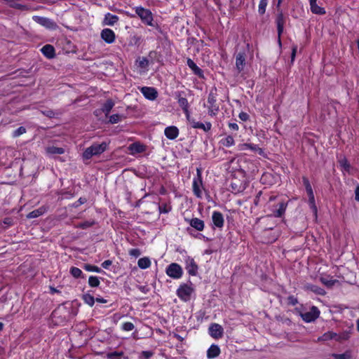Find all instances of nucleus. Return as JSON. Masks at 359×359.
<instances>
[{
  "label": "nucleus",
  "mask_w": 359,
  "mask_h": 359,
  "mask_svg": "<svg viewBox=\"0 0 359 359\" xmlns=\"http://www.w3.org/2000/svg\"><path fill=\"white\" fill-rule=\"evenodd\" d=\"M123 355V351H114L107 354L108 359H121Z\"/></svg>",
  "instance_id": "nucleus-39"
},
{
  "label": "nucleus",
  "mask_w": 359,
  "mask_h": 359,
  "mask_svg": "<svg viewBox=\"0 0 359 359\" xmlns=\"http://www.w3.org/2000/svg\"><path fill=\"white\" fill-rule=\"evenodd\" d=\"M287 203L285 202H280L278 204V209L273 211V216L276 217H281L285 212L286 208H287Z\"/></svg>",
  "instance_id": "nucleus-28"
},
{
  "label": "nucleus",
  "mask_w": 359,
  "mask_h": 359,
  "mask_svg": "<svg viewBox=\"0 0 359 359\" xmlns=\"http://www.w3.org/2000/svg\"><path fill=\"white\" fill-rule=\"evenodd\" d=\"M83 302L89 305L90 306H93L95 304V299L94 297L90 294H84L82 297Z\"/></svg>",
  "instance_id": "nucleus-35"
},
{
  "label": "nucleus",
  "mask_w": 359,
  "mask_h": 359,
  "mask_svg": "<svg viewBox=\"0 0 359 359\" xmlns=\"http://www.w3.org/2000/svg\"><path fill=\"white\" fill-rule=\"evenodd\" d=\"M135 328V325L133 323H130V322H126V323H124L123 325H122V329L124 330V331H131L133 330V329Z\"/></svg>",
  "instance_id": "nucleus-48"
},
{
  "label": "nucleus",
  "mask_w": 359,
  "mask_h": 359,
  "mask_svg": "<svg viewBox=\"0 0 359 359\" xmlns=\"http://www.w3.org/2000/svg\"><path fill=\"white\" fill-rule=\"evenodd\" d=\"M95 223V222L93 220V221H86V222L79 223L77 226L79 228L86 229H88V228L92 226L93 225H94Z\"/></svg>",
  "instance_id": "nucleus-46"
},
{
  "label": "nucleus",
  "mask_w": 359,
  "mask_h": 359,
  "mask_svg": "<svg viewBox=\"0 0 359 359\" xmlns=\"http://www.w3.org/2000/svg\"><path fill=\"white\" fill-rule=\"evenodd\" d=\"M246 54L245 51H240L236 56V67L238 72H241L245 66Z\"/></svg>",
  "instance_id": "nucleus-12"
},
{
  "label": "nucleus",
  "mask_w": 359,
  "mask_h": 359,
  "mask_svg": "<svg viewBox=\"0 0 359 359\" xmlns=\"http://www.w3.org/2000/svg\"><path fill=\"white\" fill-rule=\"evenodd\" d=\"M42 53L48 58L50 59L55 56V48L53 46L47 44L41 48Z\"/></svg>",
  "instance_id": "nucleus-24"
},
{
  "label": "nucleus",
  "mask_w": 359,
  "mask_h": 359,
  "mask_svg": "<svg viewBox=\"0 0 359 359\" xmlns=\"http://www.w3.org/2000/svg\"><path fill=\"white\" fill-rule=\"evenodd\" d=\"M119 20V18L116 15H113L110 13H107L105 14L104 20H103V25H108V26H113L114 24H116Z\"/></svg>",
  "instance_id": "nucleus-22"
},
{
  "label": "nucleus",
  "mask_w": 359,
  "mask_h": 359,
  "mask_svg": "<svg viewBox=\"0 0 359 359\" xmlns=\"http://www.w3.org/2000/svg\"><path fill=\"white\" fill-rule=\"evenodd\" d=\"M11 7L12 8H18V9H20V10H23L26 8L25 6L24 5H22V4H18L16 3L15 1H13L11 5H10Z\"/></svg>",
  "instance_id": "nucleus-55"
},
{
  "label": "nucleus",
  "mask_w": 359,
  "mask_h": 359,
  "mask_svg": "<svg viewBox=\"0 0 359 359\" xmlns=\"http://www.w3.org/2000/svg\"><path fill=\"white\" fill-rule=\"evenodd\" d=\"M197 176L193 180V192L197 198L202 197L203 181L201 170L200 168L196 169Z\"/></svg>",
  "instance_id": "nucleus-5"
},
{
  "label": "nucleus",
  "mask_w": 359,
  "mask_h": 359,
  "mask_svg": "<svg viewBox=\"0 0 359 359\" xmlns=\"http://www.w3.org/2000/svg\"><path fill=\"white\" fill-rule=\"evenodd\" d=\"M220 143L224 147H229L235 144V141L232 136L228 135L227 137L222 139Z\"/></svg>",
  "instance_id": "nucleus-34"
},
{
  "label": "nucleus",
  "mask_w": 359,
  "mask_h": 359,
  "mask_svg": "<svg viewBox=\"0 0 359 359\" xmlns=\"http://www.w3.org/2000/svg\"><path fill=\"white\" fill-rule=\"evenodd\" d=\"M341 165L346 169V170H348L349 169V167H350V165L348 163V162L346 161H341Z\"/></svg>",
  "instance_id": "nucleus-64"
},
{
  "label": "nucleus",
  "mask_w": 359,
  "mask_h": 359,
  "mask_svg": "<svg viewBox=\"0 0 359 359\" xmlns=\"http://www.w3.org/2000/svg\"><path fill=\"white\" fill-rule=\"evenodd\" d=\"M112 264V262L109 259L105 260L102 263V266L104 269H108L109 266H111Z\"/></svg>",
  "instance_id": "nucleus-59"
},
{
  "label": "nucleus",
  "mask_w": 359,
  "mask_h": 359,
  "mask_svg": "<svg viewBox=\"0 0 359 359\" xmlns=\"http://www.w3.org/2000/svg\"><path fill=\"white\" fill-rule=\"evenodd\" d=\"M135 13L141 19L142 22L147 25L153 26V15L150 10L141 6L135 8Z\"/></svg>",
  "instance_id": "nucleus-3"
},
{
  "label": "nucleus",
  "mask_w": 359,
  "mask_h": 359,
  "mask_svg": "<svg viewBox=\"0 0 359 359\" xmlns=\"http://www.w3.org/2000/svg\"><path fill=\"white\" fill-rule=\"evenodd\" d=\"M297 51V45L292 46V54H291V62H294V60L295 59Z\"/></svg>",
  "instance_id": "nucleus-56"
},
{
  "label": "nucleus",
  "mask_w": 359,
  "mask_h": 359,
  "mask_svg": "<svg viewBox=\"0 0 359 359\" xmlns=\"http://www.w3.org/2000/svg\"><path fill=\"white\" fill-rule=\"evenodd\" d=\"M229 127L230 129H231L233 130H238V126L236 123H229Z\"/></svg>",
  "instance_id": "nucleus-62"
},
{
  "label": "nucleus",
  "mask_w": 359,
  "mask_h": 359,
  "mask_svg": "<svg viewBox=\"0 0 359 359\" xmlns=\"http://www.w3.org/2000/svg\"><path fill=\"white\" fill-rule=\"evenodd\" d=\"M121 116L118 114H113L109 117V122L111 123H117L121 121Z\"/></svg>",
  "instance_id": "nucleus-50"
},
{
  "label": "nucleus",
  "mask_w": 359,
  "mask_h": 359,
  "mask_svg": "<svg viewBox=\"0 0 359 359\" xmlns=\"http://www.w3.org/2000/svg\"><path fill=\"white\" fill-rule=\"evenodd\" d=\"M114 106V102L112 100H107L106 102L103 104L102 110L105 114L106 116H108L113 107Z\"/></svg>",
  "instance_id": "nucleus-31"
},
{
  "label": "nucleus",
  "mask_w": 359,
  "mask_h": 359,
  "mask_svg": "<svg viewBox=\"0 0 359 359\" xmlns=\"http://www.w3.org/2000/svg\"><path fill=\"white\" fill-rule=\"evenodd\" d=\"M33 20L38 24L45 27L47 29H49L54 30L58 27L56 22H55L53 20H52L48 18L35 15L33 17Z\"/></svg>",
  "instance_id": "nucleus-8"
},
{
  "label": "nucleus",
  "mask_w": 359,
  "mask_h": 359,
  "mask_svg": "<svg viewBox=\"0 0 359 359\" xmlns=\"http://www.w3.org/2000/svg\"><path fill=\"white\" fill-rule=\"evenodd\" d=\"M355 199L359 201V185H357L355 189Z\"/></svg>",
  "instance_id": "nucleus-63"
},
{
  "label": "nucleus",
  "mask_w": 359,
  "mask_h": 359,
  "mask_svg": "<svg viewBox=\"0 0 359 359\" xmlns=\"http://www.w3.org/2000/svg\"><path fill=\"white\" fill-rule=\"evenodd\" d=\"M101 38L107 43H112L115 41V33L111 29L105 28L102 30Z\"/></svg>",
  "instance_id": "nucleus-14"
},
{
  "label": "nucleus",
  "mask_w": 359,
  "mask_h": 359,
  "mask_svg": "<svg viewBox=\"0 0 359 359\" xmlns=\"http://www.w3.org/2000/svg\"><path fill=\"white\" fill-rule=\"evenodd\" d=\"M217 88H212L208 97V114L211 116H215L219 109V105L217 104Z\"/></svg>",
  "instance_id": "nucleus-2"
},
{
  "label": "nucleus",
  "mask_w": 359,
  "mask_h": 359,
  "mask_svg": "<svg viewBox=\"0 0 359 359\" xmlns=\"http://www.w3.org/2000/svg\"><path fill=\"white\" fill-rule=\"evenodd\" d=\"M26 128L23 126H20L19 127L17 130H15L13 133V137H19L20 135L24 134L26 133Z\"/></svg>",
  "instance_id": "nucleus-47"
},
{
  "label": "nucleus",
  "mask_w": 359,
  "mask_h": 359,
  "mask_svg": "<svg viewBox=\"0 0 359 359\" xmlns=\"http://www.w3.org/2000/svg\"><path fill=\"white\" fill-rule=\"evenodd\" d=\"M304 287L306 290L313 292L317 294L323 295L325 294V290L317 285L313 284H306Z\"/></svg>",
  "instance_id": "nucleus-29"
},
{
  "label": "nucleus",
  "mask_w": 359,
  "mask_h": 359,
  "mask_svg": "<svg viewBox=\"0 0 359 359\" xmlns=\"http://www.w3.org/2000/svg\"><path fill=\"white\" fill-rule=\"evenodd\" d=\"M166 274L174 279H179L183 274V270L178 264L172 263L166 268Z\"/></svg>",
  "instance_id": "nucleus-7"
},
{
  "label": "nucleus",
  "mask_w": 359,
  "mask_h": 359,
  "mask_svg": "<svg viewBox=\"0 0 359 359\" xmlns=\"http://www.w3.org/2000/svg\"><path fill=\"white\" fill-rule=\"evenodd\" d=\"M267 4L268 0H260L258 8V11L260 15H263L265 13Z\"/></svg>",
  "instance_id": "nucleus-41"
},
{
  "label": "nucleus",
  "mask_w": 359,
  "mask_h": 359,
  "mask_svg": "<svg viewBox=\"0 0 359 359\" xmlns=\"http://www.w3.org/2000/svg\"><path fill=\"white\" fill-rule=\"evenodd\" d=\"M158 209L161 213H168L170 211L171 208L167 205V204L164 203L159 205Z\"/></svg>",
  "instance_id": "nucleus-49"
},
{
  "label": "nucleus",
  "mask_w": 359,
  "mask_h": 359,
  "mask_svg": "<svg viewBox=\"0 0 359 359\" xmlns=\"http://www.w3.org/2000/svg\"><path fill=\"white\" fill-rule=\"evenodd\" d=\"M193 292L194 288L187 284L181 285L177 290V296L184 302L189 301Z\"/></svg>",
  "instance_id": "nucleus-4"
},
{
  "label": "nucleus",
  "mask_w": 359,
  "mask_h": 359,
  "mask_svg": "<svg viewBox=\"0 0 359 359\" xmlns=\"http://www.w3.org/2000/svg\"><path fill=\"white\" fill-rule=\"evenodd\" d=\"M287 303L290 305L294 306L298 303L297 299L291 295L287 297Z\"/></svg>",
  "instance_id": "nucleus-54"
},
{
  "label": "nucleus",
  "mask_w": 359,
  "mask_h": 359,
  "mask_svg": "<svg viewBox=\"0 0 359 359\" xmlns=\"http://www.w3.org/2000/svg\"><path fill=\"white\" fill-rule=\"evenodd\" d=\"M212 221L215 227L222 229L224 226V219L223 215L218 211H214L212 215Z\"/></svg>",
  "instance_id": "nucleus-16"
},
{
  "label": "nucleus",
  "mask_w": 359,
  "mask_h": 359,
  "mask_svg": "<svg viewBox=\"0 0 359 359\" xmlns=\"http://www.w3.org/2000/svg\"><path fill=\"white\" fill-rule=\"evenodd\" d=\"M262 192L261 191H259L257 194L255 196V198L254 200V203L255 205H258V203H259V198H260V196H262Z\"/></svg>",
  "instance_id": "nucleus-60"
},
{
  "label": "nucleus",
  "mask_w": 359,
  "mask_h": 359,
  "mask_svg": "<svg viewBox=\"0 0 359 359\" xmlns=\"http://www.w3.org/2000/svg\"><path fill=\"white\" fill-rule=\"evenodd\" d=\"M100 282L97 276H91L88 278V284L90 287H98Z\"/></svg>",
  "instance_id": "nucleus-42"
},
{
  "label": "nucleus",
  "mask_w": 359,
  "mask_h": 359,
  "mask_svg": "<svg viewBox=\"0 0 359 359\" xmlns=\"http://www.w3.org/2000/svg\"><path fill=\"white\" fill-rule=\"evenodd\" d=\"M220 353V349L217 345L212 344L207 351V357L208 358H215Z\"/></svg>",
  "instance_id": "nucleus-25"
},
{
  "label": "nucleus",
  "mask_w": 359,
  "mask_h": 359,
  "mask_svg": "<svg viewBox=\"0 0 359 359\" xmlns=\"http://www.w3.org/2000/svg\"><path fill=\"white\" fill-rule=\"evenodd\" d=\"M107 143L102 142L100 144L94 143L90 147H87L83 154V158L85 160H89L94 156H97L102 154L106 151L107 148Z\"/></svg>",
  "instance_id": "nucleus-1"
},
{
  "label": "nucleus",
  "mask_w": 359,
  "mask_h": 359,
  "mask_svg": "<svg viewBox=\"0 0 359 359\" xmlns=\"http://www.w3.org/2000/svg\"><path fill=\"white\" fill-rule=\"evenodd\" d=\"M137 265L140 269H145L151 266V261L148 257H142L138 260Z\"/></svg>",
  "instance_id": "nucleus-32"
},
{
  "label": "nucleus",
  "mask_w": 359,
  "mask_h": 359,
  "mask_svg": "<svg viewBox=\"0 0 359 359\" xmlns=\"http://www.w3.org/2000/svg\"><path fill=\"white\" fill-rule=\"evenodd\" d=\"M182 92H177L175 93V98L177 100V102L180 107L182 109L184 113L186 115L187 120H189L190 112L189 110V104L187 98L182 97Z\"/></svg>",
  "instance_id": "nucleus-9"
},
{
  "label": "nucleus",
  "mask_w": 359,
  "mask_h": 359,
  "mask_svg": "<svg viewBox=\"0 0 359 359\" xmlns=\"http://www.w3.org/2000/svg\"><path fill=\"white\" fill-rule=\"evenodd\" d=\"M320 316V311L318 307L313 306L309 311L300 313V316L304 321L311 323L315 321Z\"/></svg>",
  "instance_id": "nucleus-6"
},
{
  "label": "nucleus",
  "mask_w": 359,
  "mask_h": 359,
  "mask_svg": "<svg viewBox=\"0 0 359 359\" xmlns=\"http://www.w3.org/2000/svg\"><path fill=\"white\" fill-rule=\"evenodd\" d=\"M41 112L46 116L48 118H54L56 116H58L60 114V113L54 111L52 109H46L43 111H41Z\"/></svg>",
  "instance_id": "nucleus-43"
},
{
  "label": "nucleus",
  "mask_w": 359,
  "mask_h": 359,
  "mask_svg": "<svg viewBox=\"0 0 359 359\" xmlns=\"http://www.w3.org/2000/svg\"><path fill=\"white\" fill-rule=\"evenodd\" d=\"M129 255L134 257H138L141 255V252L137 248H133L129 250Z\"/></svg>",
  "instance_id": "nucleus-53"
},
{
  "label": "nucleus",
  "mask_w": 359,
  "mask_h": 359,
  "mask_svg": "<svg viewBox=\"0 0 359 359\" xmlns=\"http://www.w3.org/2000/svg\"><path fill=\"white\" fill-rule=\"evenodd\" d=\"M239 150L245 151L247 149H250L253 152H257L259 155H264V151L262 149L258 147L257 144H251V143H244L241 144L238 146Z\"/></svg>",
  "instance_id": "nucleus-17"
},
{
  "label": "nucleus",
  "mask_w": 359,
  "mask_h": 359,
  "mask_svg": "<svg viewBox=\"0 0 359 359\" xmlns=\"http://www.w3.org/2000/svg\"><path fill=\"white\" fill-rule=\"evenodd\" d=\"M46 151L48 154H62L65 153V149L62 147H57L55 146H49L46 148Z\"/></svg>",
  "instance_id": "nucleus-30"
},
{
  "label": "nucleus",
  "mask_w": 359,
  "mask_h": 359,
  "mask_svg": "<svg viewBox=\"0 0 359 359\" xmlns=\"http://www.w3.org/2000/svg\"><path fill=\"white\" fill-rule=\"evenodd\" d=\"M311 11L317 15H324L325 14L326 11L324 8L319 6L317 4V0H309Z\"/></svg>",
  "instance_id": "nucleus-21"
},
{
  "label": "nucleus",
  "mask_w": 359,
  "mask_h": 359,
  "mask_svg": "<svg viewBox=\"0 0 359 359\" xmlns=\"http://www.w3.org/2000/svg\"><path fill=\"white\" fill-rule=\"evenodd\" d=\"M320 281L323 284L326 285L327 287H331L334 285L335 283H338V280L336 279H329L328 278L321 277Z\"/></svg>",
  "instance_id": "nucleus-36"
},
{
  "label": "nucleus",
  "mask_w": 359,
  "mask_h": 359,
  "mask_svg": "<svg viewBox=\"0 0 359 359\" xmlns=\"http://www.w3.org/2000/svg\"><path fill=\"white\" fill-rule=\"evenodd\" d=\"M129 150L132 154L142 153L145 150V147L138 142H135L129 146Z\"/></svg>",
  "instance_id": "nucleus-27"
},
{
  "label": "nucleus",
  "mask_w": 359,
  "mask_h": 359,
  "mask_svg": "<svg viewBox=\"0 0 359 359\" xmlns=\"http://www.w3.org/2000/svg\"><path fill=\"white\" fill-rule=\"evenodd\" d=\"M307 194L309 196V203L310 208L313 210L314 214L316 215H317V207L315 203V197H314L313 191L307 193Z\"/></svg>",
  "instance_id": "nucleus-33"
},
{
  "label": "nucleus",
  "mask_w": 359,
  "mask_h": 359,
  "mask_svg": "<svg viewBox=\"0 0 359 359\" xmlns=\"http://www.w3.org/2000/svg\"><path fill=\"white\" fill-rule=\"evenodd\" d=\"M83 269L87 271H93L100 273L102 272V269L97 266L91 265V264H85Z\"/></svg>",
  "instance_id": "nucleus-44"
},
{
  "label": "nucleus",
  "mask_w": 359,
  "mask_h": 359,
  "mask_svg": "<svg viewBox=\"0 0 359 359\" xmlns=\"http://www.w3.org/2000/svg\"><path fill=\"white\" fill-rule=\"evenodd\" d=\"M70 273L72 275L73 277L78 278H85V276L83 275L82 271L77 268V267H72L70 269Z\"/></svg>",
  "instance_id": "nucleus-37"
},
{
  "label": "nucleus",
  "mask_w": 359,
  "mask_h": 359,
  "mask_svg": "<svg viewBox=\"0 0 359 359\" xmlns=\"http://www.w3.org/2000/svg\"><path fill=\"white\" fill-rule=\"evenodd\" d=\"M13 220L11 217H6L4 219L1 223H0V226L2 227L4 229H6V228L13 226Z\"/></svg>",
  "instance_id": "nucleus-40"
},
{
  "label": "nucleus",
  "mask_w": 359,
  "mask_h": 359,
  "mask_svg": "<svg viewBox=\"0 0 359 359\" xmlns=\"http://www.w3.org/2000/svg\"><path fill=\"white\" fill-rule=\"evenodd\" d=\"M186 269L191 276H196L198 271V266L192 258H188L186 261Z\"/></svg>",
  "instance_id": "nucleus-19"
},
{
  "label": "nucleus",
  "mask_w": 359,
  "mask_h": 359,
  "mask_svg": "<svg viewBox=\"0 0 359 359\" xmlns=\"http://www.w3.org/2000/svg\"><path fill=\"white\" fill-rule=\"evenodd\" d=\"M223 332V327L217 323H212L209 327V333L210 336L215 339L222 338Z\"/></svg>",
  "instance_id": "nucleus-11"
},
{
  "label": "nucleus",
  "mask_w": 359,
  "mask_h": 359,
  "mask_svg": "<svg viewBox=\"0 0 359 359\" xmlns=\"http://www.w3.org/2000/svg\"><path fill=\"white\" fill-rule=\"evenodd\" d=\"M140 66L141 67H147L148 65H149V60L145 58V57H143L140 61V63H139Z\"/></svg>",
  "instance_id": "nucleus-58"
},
{
  "label": "nucleus",
  "mask_w": 359,
  "mask_h": 359,
  "mask_svg": "<svg viewBox=\"0 0 359 359\" xmlns=\"http://www.w3.org/2000/svg\"><path fill=\"white\" fill-rule=\"evenodd\" d=\"M187 64L196 75L200 77L203 76L202 69H200L191 59L188 58Z\"/></svg>",
  "instance_id": "nucleus-23"
},
{
  "label": "nucleus",
  "mask_w": 359,
  "mask_h": 359,
  "mask_svg": "<svg viewBox=\"0 0 359 359\" xmlns=\"http://www.w3.org/2000/svg\"><path fill=\"white\" fill-rule=\"evenodd\" d=\"M238 116L243 121H246L249 118V115L247 113L243 111L239 114Z\"/></svg>",
  "instance_id": "nucleus-57"
},
{
  "label": "nucleus",
  "mask_w": 359,
  "mask_h": 359,
  "mask_svg": "<svg viewBox=\"0 0 359 359\" xmlns=\"http://www.w3.org/2000/svg\"><path fill=\"white\" fill-rule=\"evenodd\" d=\"M187 121L190 123L191 127L194 128H199L205 132H208L211 130L212 124L210 122L203 123L201 122L196 121L194 118H191V116H189V120Z\"/></svg>",
  "instance_id": "nucleus-13"
},
{
  "label": "nucleus",
  "mask_w": 359,
  "mask_h": 359,
  "mask_svg": "<svg viewBox=\"0 0 359 359\" xmlns=\"http://www.w3.org/2000/svg\"><path fill=\"white\" fill-rule=\"evenodd\" d=\"M286 22V18L284 16L283 12L280 11L276 18V23L277 26L278 42L281 44L280 36L283 32L284 25Z\"/></svg>",
  "instance_id": "nucleus-10"
},
{
  "label": "nucleus",
  "mask_w": 359,
  "mask_h": 359,
  "mask_svg": "<svg viewBox=\"0 0 359 359\" xmlns=\"http://www.w3.org/2000/svg\"><path fill=\"white\" fill-rule=\"evenodd\" d=\"M332 357L334 359H351V354L349 351H346L344 353H332Z\"/></svg>",
  "instance_id": "nucleus-38"
},
{
  "label": "nucleus",
  "mask_w": 359,
  "mask_h": 359,
  "mask_svg": "<svg viewBox=\"0 0 359 359\" xmlns=\"http://www.w3.org/2000/svg\"><path fill=\"white\" fill-rule=\"evenodd\" d=\"M141 92L143 95L149 100H154L158 97L157 90L152 87H142Z\"/></svg>",
  "instance_id": "nucleus-15"
},
{
  "label": "nucleus",
  "mask_w": 359,
  "mask_h": 359,
  "mask_svg": "<svg viewBox=\"0 0 359 359\" xmlns=\"http://www.w3.org/2000/svg\"><path fill=\"white\" fill-rule=\"evenodd\" d=\"M333 339H335L337 341H340L341 339H346V337H339L337 333L333 332H327L319 337L317 341H325Z\"/></svg>",
  "instance_id": "nucleus-18"
},
{
  "label": "nucleus",
  "mask_w": 359,
  "mask_h": 359,
  "mask_svg": "<svg viewBox=\"0 0 359 359\" xmlns=\"http://www.w3.org/2000/svg\"><path fill=\"white\" fill-rule=\"evenodd\" d=\"M191 226L197 231H203L204 229V222L198 218H193L189 221Z\"/></svg>",
  "instance_id": "nucleus-26"
},
{
  "label": "nucleus",
  "mask_w": 359,
  "mask_h": 359,
  "mask_svg": "<svg viewBox=\"0 0 359 359\" xmlns=\"http://www.w3.org/2000/svg\"><path fill=\"white\" fill-rule=\"evenodd\" d=\"M302 182H303L304 186L305 187L306 193L313 192V189H312V187H311V184L309 182V179L307 177H302Z\"/></svg>",
  "instance_id": "nucleus-45"
},
{
  "label": "nucleus",
  "mask_w": 359,
  "mask_h": 359,
  "mask_svg": "<svg viewBox=\"0 0 359 359\" xmlns=\"http://www.w3.org/2000/svg\"><path fill=\"white\" fill-rule=\"evenodd\" d=\"M41 214V212L39 210H33L32 212H30L28 215H27V217L28 218H36V217H38L39 216H40Z\"/></svg>",
  "instance_id": "nucleus-52"
},
{
  "label": "nucleus",
  "mask_w": 359,
  "mask_h": 359,
  "mask_svg": "<svg viewBox=\"0 0 359 359\" xmlns=\"http://www.w3.org/2000/svg\"><path fill=\"white\" fill-rule=\"evenodd\" d=\"M87 201L86 198H80L77 202H76L74 206L78 207L79 205L83 204Z\"/></svg>",
  "instance_id": "nucleus-61"
},
{
  "label": "nucleus",
  "mask_w": 359,
  "mask_h": 359,
  "mask_svg": "<svg viewBox=\"0 0 359 359\" xmlns=\"http://www.w3.org/2000/svg\"><path fill=\"white\" fill-rule=\"evenodd\" d=\"M154 355L152 351H143L141 353L140 358L141 359H149Z\"/></svg>",
  "instance_id": "nucleus-51"
},
{
  "label": "nucleus",
  "mask_w": 359,
  "mask_h": 359,
  "mask_svg": "<svg viewBox=\"0 0 359 359\" xmlns=\"http://www.w3.org/2000/svg\"><path fill=\"white\" fill-rule=\"evenodd\" d=\"M164 133L169 140H175L179 135V130L176 126H168L165 128Z\"/></svg>",
  "instance_id": "nucleus-20"
}]
</instances>
